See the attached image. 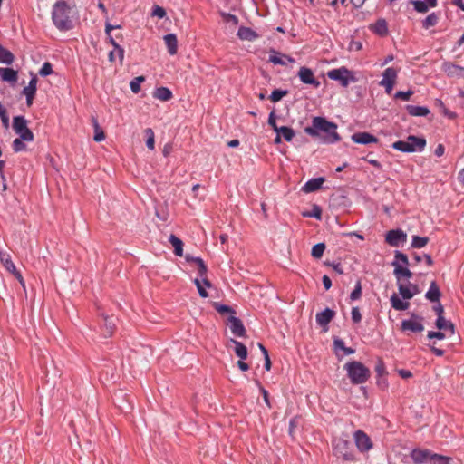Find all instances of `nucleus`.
Listing matches in <instances>:
<instances>
[{"label": "nucleus", "mask_w": 464, "mask_h": 464, "mask_svg": "<svg viewBox=\"0 0 464 464\" xmlns=\"http://www.w3.org/2000/svg\"><path fill=\"white\" fill-rule=\"evenodd\" d=\"M336 130V123L329 121L324 117L316 116L313 118L312 126L304 128V132L312 137H321L323 143L334 144L341 140Z\"/></svg>", "instance_id": "obj_1"}, {"label": "nucleus", "mask_w": 464, "mask_h": 464, "mask_svg": "<svg viewBox=\"0 0 464 464\" xmlns=\"http://www.w3.org/2000/svg\"><path fill=\"white\" fill-rule=\"evenodd\" d=\"M71 12V5L64 0H59L53 5L52 21L58 30L65 32L73 28Z\"/></svg>", "instance_id": "obj_2"}, {"label": "nucleus", "mask_w": 464, "mask_h": 464, "mask_svg": "<svg viewBox=\"0 0 464 464\" xmlns=\"http://www.w3.org/2000/svg\"><path fill=\"white\" fill-rule=\"evenodd\" d=\"M333 454L346 462H355L357 458L352 441L343 437L332 440Z\"/></svg>", "instance_id": "obj_3"}, {"label": "nucleus", "mask_w": 464, "mask_h": 464, "mask_svg": "<svg viewBox=\"0 0 464 464\" xmlns=\"http://www.w3.org/2000/svg\"><path fill=\"white\" fill-rule=\"evenodd\" d=\"M343 368L347 371V376L353 384L365 383L371 376L370 369L361 362H349Z\"/></svg>", "instance_id": "obj_4"}, {"label": "nucleus", "mask_w": 464, "mask_h": 464, "mask_svg": "<svg viewBox=\"0 0 464 464\" xmlns=\"http://www.w3.org/2000/svg\"><path fill=\"white\" fill-rule=\"evenodd\" d=\"M424 137L409 135L405 140H397L392 144V148L404 153L421 152L426 147Z\"/></svg>", "instance_id": "obj_5"}, {"label": "nucleus", "mask_w": 464, "mask_h": 464, "mask_svg": "<svg viewBox=\"0 0 464 464\" xmlns=\"http://www.w3.org/2000/svg\"><path fill=\"white\" fill-rule=\"evenodd\" d=\"M397 285L399 295L401 296V298L394 293L390 298L391 305L396 311H405L410 306L408 300H411L413 295L407 285H403L401 283H397Z\"/></svg>", "instance_id": "obj_6"}, {"label": "nucleus", "mask_w": 464, "mask_h": 464, "mask_svg": "<svg viewBox=\"0 0 464 464\" xmlns=\"http://www.w3.org/2000/svg\"><path fill=\"white\" fill-rule=\"evenodd\" d=\"M12 128L15 134L25 140V141H33L34 135L33 131L28 128V121L23 115H17L13 118Z\"/></svg>", "instance_id": "obj_7"}, {"label": "nucleus", "mask_w": 464, "mask_h": 464, "mask_svg": "<svg viewBox=\"0 0 464 464\" xmlns=\"http://www.w3.org/2000/svg\"><path fill=\"white\" fill-rule=\"evenodd\" d=\"M327 76L331 80L339 82L343 87H347L350 82L357 81L353 72L344 66L328 71Z\"/></svg>", "instance_id": "obj_8"}, {"label": "nucleus", "mask_w": 464, "mask_h": 464, "mask_svg": "<svg viewBox=\"0 0 464 464\" xmlns=\"http://www.w3.org/2000/svg\"><path fill=\"white\" fill-rule=\"evenodd\" d=\"M411 318L403 320L401 324V331H409L413 334H419L424 331L423 321L424 317L417 314L416 313H411Z\"/></svg>", "instance_id": "obj_9"}, {"label": "nucleus", "mask_w": 464, "mask_h": 464, "mask_svg": "<svg viewBox=\"0 0 464 464\" xmlns=\"http://www.w3.org/2000/svg\"><path fill=\"white\" fill-rule=\"evenodd\" d=\"M407 240V234L401 228L389 230L385 235V242L392 246L398 247Z\"/></svg>", "instance_id": "obj_10"}, {"label": "nucleus", "mask_w": 464, "mask_h": 464, "mask_svg": "<svg viewBox=\"0 0 464 464\" xmlns=\"http://www.w3.org/2000/svg\"><path fill=\"white\" fill-rule=\"evenodd\" d=\"M355 445L360 452H367L372 449L373 444L371 438L361 430H358L353 434Z\"/></svg>", "instance_id": "obj_11"}, {"label": "nucleus", "mask_w": 464, "mask_h": 464, "mask_svg": "<svg viewBox=\"0 0 464 464\" xmlns=\"http://www.w3.org/2000/svg\"><path fill=\"white\" fill-rule=\"evenodd\" d=\"M0 261L3 266L5 267L7 271L12 273L14 276L19 281L22 286L24 287V281L21 275V273L16 269L14 264L13 263L11 256L9 254L0 251Z\"/></svg>", "instance_id": "obj_12"}, {"label": "nucleus", "mask_w": 464, "mask_h": 464, "mask_svg": "<svg viewBox=\"0 0 464 464\" xmlns=\"http://www.w3.org/2000/svg\"><path fill=\"white\" fill-rule=\"evenodd\" d=\"M297 76L303 83L311 85L314 88H318L321 84L314 77L313 70L308 67L302 66L298 71Z\"/></svg>", "instance_id": "obj_13"}, {"label": "nucleus", "mask_w": 464, "mask_h": 464, "mask_svg": "<svg viewBox=\"0 0 464 464\" xmlns=\"http://www.w3.org/2000/svg\"><path fill=\"white\" fill-rule=\"evenodd\" d=\"M102 335L104 338H109L113 334V333L116 329L117 318L114 315H107L104 314H102Z\"/></svg>", "instance_id": "obj_14"}, {"label": "nucleus", "mask_w": 464, "mask_h": 464, "mask_svg": "<svg viewBox=\"0 0 464 464\" xmlns=\"http://www.w3.org/2000/svg\"><path fill=\"white\" fill-rule=\"evenodd\" d=\"M227 321L230 330L235 336L246 337V330L240 318L231 315L227 318Z\"/></svg>", "instance_id": "obj_15"}, {"label": "nucleus", "mask_w": 464, "mask_h": 464, "mask_svg": "<svg viewBox=\"0 0 464 464\" xmlns=\"http://www.w3.org/2000/svg\"><path fill=\"white\" fill-rule=\"evenodd\" d=\"M335 314L336 313L334 310L326 307L322 312L316 314V323L320 326H323L324 328V331L326 332L328 330V324L335 317Z\"/></svg>", "instance_id": "obj_16"}, {"label": "nucleus", "mask_w": 464, "mask_h": 464, "mask_svg": "<svg viewBox=\"0 0 464 464\" xmlns=\"http://www.w3.org/2000/svg\"><path fill=\"white\" fill-rule=\"evenodd\" d=\"M37 77L33 75L27 86L22 90V94L26 97V104L30 107L33 104V101L37 92Z\"/></svg>", "instance_id": "obj_17"}, {"label": "nucleus", "mask_w": 464, "mask_h": 464, "mask_svg": "<svg viewBox=\"0 0 464 464\" xmlns=\"http://www.w3.org/2000/svg\"><path fill=\"white\" fill-rule=\"evenodd\" d=\"M442 71L448 77L464 78V67L451 62H444L441 65Z\"/></svg>", "instance_id": "obj_18"}, {"label": "nucleus", "mask_w": 464, "mask_h": 464, "mask_svg": "<svg viewBox=\"0 0 464 464\" xmlns=\"http://www.w3.org/2000/svg\"><path fill=\"white\" fill-rule=\"evenodd\" d=\"M351 140L357 144L368 145L371 143H378L379 140L373 134L366 131L355 132L352 135Z\"/></svg>", "instance_id": "obj_19"}, {"label": "nucleus", "mask_w": 464, "mask_h": 464, "mask_svg": "<svg viewBox=\"0 0 464 464\" xmlns=\"http://www.w3.org/2000/svg\"><path fill=\"white\" fill-rule=\"evenodd\" d=\"M433 454L430 450L413 449L410 456L415 464H423L431 461Z\"/></svg>", "instance_id": "obj_20"}, {"label": "nucleus", "mask_w": 464, "mask_h": 464, "mask_svg": "<svg viewBox=\"0 0 464 464\" xmlns=\"http://www.w3.org/2000/svg\"><path fill=\"white\" fill-rule=\"evenodd\" d=\"M369 29L380 37L387 36L389 34L388 23L384 18H379L375 23L369 25Z\"/></svg>", "instance_id": "obj_21"}, {"label": "nucleus", "mask_w": 464, "mask_h": 464, "mask_svg": "<svg viewBox=\"0 0 464 464\" xmlns=\"http://www.w3.org/2000/svg\"><path fill=\"white\" fill-rule=\"evenodd\" d=\"M441 295L442 293L437 282L432 281L430 285L428 291L425 294V298L429 300L430 303H439V301H440Z\"/></svg>", "instance_id": "obj_22"}, {"label": "nucleus", "mask_w": 464, "mask_h": 464, "mask_svg": "<svg viewBox=\"0 0 464 464\" xmlns=\"http://www.w3.org/2000/svg\"><path fill=\"white\" fill-rule=\"evenodd\" d=\"M324 181H325V179L324 177L310 179L302 187V191H304L305 193H311V192L317 191L322 188Z\"/></svg>", "instance_id": "obj_23"}, {"label": "nucleus", "mask_w": 464, "mask_h": 464, "mask_svg": "<svg viewBox=\"0 0 464 464\" xmlns=\"http://www.w3.org/2000/svg\"><path fill=\"white\" fill-rule=\"evenodd\" d=\"M269 53L271 54L269 56L268 62H270L276 65H285L286 63L283 58L286 59L290 63L295 62V59L292 58L291 56H289L287 54H282L281 53H279L278 51H276L273 48L270 49Z\"/></svg>", "instance_id": "obj_24"}, {"label": "nucleus", "mask_w": 464, "mask_h": 464, "mask_svg": "<svg viewBox=\"0 0 464 464\" xmlns=\"http://www.w3.org/2000/svg\"><path fill=\"white\" fill-rule=\"evenodd\" d=\"M392 266L394 267L393 274L398 283H400L401 278L409 279L413 276L408 266H402L401 264H397V262H392Z\"/></svg>", "instance_id": "obj_25"}, {"label": "nucleus", "mask_w": 464, "mask_h": 464, "mask_svg": "<svg viewBox=\"0 0 464 464\" xmlns=\"http://www.w3.org/2000/svg\"><path fill=\"white\" fill-rule=\"evenodd\" d=\"M164 43L167 46L168 53L170 55H175L178 52V39L175 34H168L163 37Z\"/></svg>", "instance_id": "obj_26"}, {"label": "nucleus", "mask_w": 464, "mask_h": 464, "mask_svg": "<svg viewBox=\"0 0 464 464\" xmlns=\"http://www.w3.org/2000/svg\"><path fill=\"white\" fill-rule=\"evenodd\" d=\"M405 109L411 116L426 117L430 113V109L426 106H416L408 104L405 106Z\"/></svg>", "instance_id": "obj_27"}, {"label": "nucleus", "mask_w": 464, "mask_h": 464, "mask_svg": "<svg viewBox=\"0 0 464 464\" xmlns=\"http://www.w3.org/2000/svg\"><path fill=\"white\" fill-rule=\"evenodd\" d=\"M0 76L4 82L14 83V82H16V81L18 79V72H17V71L14 70L13 68L0 67Z\"/></svg>", "instance_id": "obj_28"}, {"label": "nucleus", "mask_w": 464, "mask_h": 464, "mask_svg": "<svg viewBox=\"0 0 464 464\" xmlns=\"http://www.w3.org/2000/svg\"><path fill=\"white\" fill-rule=\"evenodd\" d=\"M237 35L241 40L254 41L258 37V34L249 27L240 26Z\"/></svg>", "instance_id": "obj_29"}, {"label": "nucleus", "mask_w": 464, "mask_h": 464, "mask_svg": "<svg viewBox=\"0 0 464 464\" xmlns=\"http://www.w3.org/2000/svg\"><path fill=\"white\" fill-rule=\"evenodd\" d=\"M153 97L162 102H168L173 97V94L168 87L161 86L154 90Z\"/></svg>", "instance_id": "obj_30"}, {"label": "nucleus", "mask_w": 464, "mask_h": 464, "mask_svg": "<svg viewBox=\"0 0 464 464\" xmlns=\"http://www.w3.org/2000/svg\"><path fill=\"white\" fill-rule=\"evenodd\" d=\"M169 242L173 246V252L175 256H183V241L176 237L174 234H171L169 237Z\"/></svg>", "instance_id": "obj_31"}, {"label": "nucleus", "mask_w": 464, "mask_h": 464, "mask_svg": "<svg viewBox=\"0 0 464 464\" xmlns=\"http://www.w3.org/2000/svg\"><path fill=\"white\" fill-rule=\"evenodd\" d=\"M436 327L440 331H450L451 334L455 333V325L451 321H448L444 316H440L436 319Z\"/></svg>", "instance_id": "obj_32"}, {"label": "nucleus", "mask_w": 464, "mask_h": 464, "mask_svg": "<svg viewBox=\"0 0 464 464\" xmlns=\"http://www.w3.org/2000/svg\"><path fill=\"white\" fill-rule=\"evenodd\" d=\"M398 75V70L393 67H388L382 72V80L380 82L395 83Z\"/></svg>", "instance_id": "obj_33"}, {"label": "nucleus", "mask_w": 464, "mask_h": 464, "mask_svg": "<svg viewBox=\"0 0 464 464\" xmlns=\"http://www.w3.org/2000/svg\"><path fill=\"white\" fill-rule=\"evenodd\" d=\"M231 342L235 345L236 355L242 360H246L248 355L247 347L243 343L237 341L235 339H231Z\"/></svg>", "instance_id": "obj_34"}, {"label": "nucleus", "mask_w": 464, "mask_h": 464, "mask_svg": "<svg viewBox=\"0 0 464 464\" xmlns=\"http://www.w3.org/2000/svg\"><path fill=\"white\" fill-rule=\"evenodd\" d=\"M211 305L221 315L229 314L231 316L236 314L235 309L227 304H224L218 302H212Z\"/></svg>", "instance_id": "obj_35"}, {"label": "nucleus", "mask_w": 464, "mask_h": 464, "mask_svg": "<svg viewBox=\"0 0 464 464\" xmlns=\"http://www.w3.org/2000/svg\"><path fill=\"white\" fill-rule=\"evenodd\" d=\"M276 134H278L279 136H282V138L287 141V142H290L293 140L295 135V130L291 128V127H288V126H281L278 130L276 131Z\"/></svg>", "instance_id": "obj_36"}, {"label": "nucleus", "mask_w": 464, "mask_h": 464, "mask_svg": "<svg viewBox=\"0 0 464 464\" xmlns=\"http://www.w3.org/2000/svg\"><path fill=\"white\" fill-rule=\"evenodd\" d=\"M14 60V54L0 44V63L10 65Z\"/></svg>", "instance_id": "obj_37"}, {"label": "nucleus", "mask_w": 464, "mask_h": 464, "mask_svg": "<svg viewBox=\"0 0 464 464\" xmlns=\"http://www.w3.org/2000/svg\"><path fill=\"white\" fill-rule=\"evenodd\" d=\"M322 213H323L322 208L317 204H314L312 206V209L310 211L303 212L302 216L305 217V218H314L317 220H321Z\"/></svg>", "instance_id": "obj_38"}, {"label": "nucleus", "mask_w": 464, "mask_h": 464, "mask_svg": "<svg viewBox=\"0 0 464 464\" xmlns=\"http://www.w3.org/2000/svg\"><path fill=\"white\" fill-rule=\"evenodd\" d=\"M410 3L413 5L414 10L420 14H426L429 11V8H431L423 0H410Z\"/></svg>", "instance_id": "obj_39"}, {"label": "nucleus", "mask_w": 464, "mask_h": 464, "mask_svg": "<svg viewBox=\"0 0 464 464\" xmlns=\"http://www.w3.org/2000/svg\"><path fill=\"white\" fill-rule=\"evenodd\" d=\"M92 122H93V127H94L93 140L96 142H101V141L104 140H105V133L102 130V128L100 127L97 119L92 117Z\"/></svg>", "instance_id": "obj_40"}, {"label": "nucleus", "mask_w": 464, "mask_h": 464, "mask_svg": "<svg viewBox=\"0 0 464 464\" xmlns=\"http://www.w3.org/2000/svg\"><path fill=\"white\" fill-rule=\"evenodd\" d=\"M289 93L288 90H282V89H275L270 96L269 99L272 102H278L281 101L285 96H286Z\"/></svg>", "instance_id": "obj_41"}, {"label": "nucleus", "mask_w": 464, "mask_h": 464, "mask_svg": "<svg viewBox=\"0 0 464 464\" xmlns=\"http://www.w3.org/2000/svg\"><path fill=\"white\" fill-rule=\"evenodd\" d=\"M429 240L427 237L413 236L411 246L412 248H422L429 243Z\"/></svg>", "instance_id": "obj_42"}, {"label": "nucleus", "mask_w": 464, "mask_h": 464, "mask_svg": "<svg viewBox=\"0 0 464 464\" xmlns=\"http://www.w3.org/2000/svg\"><path fill=\"white\" fill-rule=\"evenodd\" d=\"M146 80L145 76H137L133 78L130 82V90L133 93H139L140 91V84Z\"/></svg>", "instance_id": "obj_43"}, {"label": "nucleus", "mask_w": 464, "mask_h": 464, "mask_svg": "<svg viewBox=\"0 0 464 464\" xmlns=\"http://www.w3.org/2000/svg\"><path fill=\"white\" fill-rule=\"evenodd\" d=\"M326 248L324 243H317L312 247L311 256L315 259H320Z\"/></svg>", "instance_id": "obj_44"}, {"label": "nucleus", "mask_w": 464, "mask_h": 464, "mask_svg": "<svg viewBox=\"0 0 464 464\" xmlns=\"http://www.w3.org/2000/svg\"><path fill=\"white\" fill-rule=\"evenodd\" d=\"M395 259L392 262H397V264H401L402 266H409V258L408 256L399 250H395L394 252Z\"/></svg>", "instance_id": "obj_45"}, {"label": "nucleus", "mask_w": 464, "mask_h": 464, "mask_svg": "<svg viewBox=\"0 0 464 464\" xmlns=\"http://www.w3.org/2000/svg\"><path fill=\"white\" fill-rule=\"evenodd\" d=\"M144 133L146 136V146L150 150H154L155 148V139H154V131L151 128H147L144 130Z\"/></svg>", "instance_id": "obj_46"}, {"label": "nucleus", "mask_w": 464, "mask_h": 464, "mask_svg": "<svg viewBox=\"0 0 464 464\" xmlns=\"http://www.w3.org/2000/svg\"><path fill=\"white\" fill-rule=\"evenodd\" d=\"M439 17L435 13H431L422 21V27L428 29L438 24Z\"/></svg>", "instance_id": "obj_47"}, {"label": "nucleus", "mask_w": 464, "mask_h": 464, "mask_svg": "<svg viewBox=\"0 0 464 464\" xmlns=\"http://www.w3.org/2000/svg\"><path fill=\"white\" fill-rule=\"evenodd\" d=\"M362 281H361V279H358L355 284L354 289L350 294V299L352 301L358 300L362 297Z\"/></svg>", "instance_id": "obj_48"}, {"label": "nucleus", "mask_w": 464, "mask_h": 464, "mask_svg": "<svg viewBox=\"0 0 464 464\" xmlns=\"http://www.w3.org/2000/svg\"><path fill=\"white\" fill-rule=\"evenodd\" d=\"M374 370L378 377H383L387 374L385 363L381 357H378Z\"/></svg>", "instance_id": "obj_49"}, {"label": "nucleus", "mask_w": 464, "mask_h": 464, "mask_svg": "<svg viewBox=\"0 0 464 464\" xmlns=\"http://www.w3.org/2000/svg\"><path fill=\"white\" fill-rule=\"evenodd\" d=\"M25 140H23L22 138H16L13 140V143H12V148H13V150L17 153V152H20V151H23V150H26V145H25Z\"/></svg>", "instance_id": "obj_50"}, {"label": "nucleus", "mask_w": 464, "mask_h": 464, "mask_svg": "<svg viewBox=\"0 0 464 464\" xmlns=\"http://www.w3.org/2000/svg\"><path fill=\"white\" fill-rule=\"evenodd\" d=\"M451 458L435 453L431 456V461L434 464H450Z\"/></svg>", "instance_id": "obj_51"}, {"label": "nucleus", "mask_w": 464, "mask_h": 464, "mask_svg": "<svg viewBox=\"0 0 464 464\" xmlns=\"http://www.w3.org/2000/svg\"><path fill=\"white\" fill-rule=\"evenodd\" d=\"M53 72V65L51 63L49 62H45L44 63V64L42 65L41 69L39 70V74L42 76V77H46V76H49L51 75L52 73Z\"/></svg>", "instance_id": "obj_52"}, {"label": "nucleus", "mask_w": 464, "mask_h": 464, "mask_svg": "<svg viewBox=\"0 0 464 464\" xmlns=\"http://www.w3.org/2000/svg\"><path fill=\"white\" fill-rule=\"evenodd\" d=\"M414 92L412 90H408L406 92L398 91L394 94V99H399L402 101H410L411 97L413 95Z\"/></svg>", "instance_id": "obj_53"}, {"label": "nucleus", "mask_w": 464, "mask_h": 464, "mask_svg": "<svg viewBox=\"0 0 464 464\" xmlns=\"http://www.w3.org/2000/svg\"><path fill=\"white\" fill-rule=\"evenodd\" d=\"M167 13L166 10L158 5H154L151 11V16L158 17V18H164L166 16Z\"/></svg>", "instance_id": "obj_54"}, {"label": "nucleus", "mask_w": 464, "mask_h": 464, "mask_svg": "<svg viewBox=\"0 0 464 464\" xmlns=\"http://www.w3.org/2000/svg\"><path fill=\"white\" fill-rule=\"evenodd\" d=\"M0 118L2 121V124L5 128L9 127V116L7 114L6 109L0 102Z\"/></svg>", "instance_id": "obj_55"}, {"label": "nucleus", "mask_w": 464, "mask_h": 464, "mask_svg": "<svg viewBox=\"0 0 464 464\" xmlns=\"http://www.w3.org/2000/svg\"><path fill=\"white\" fill-rule=\"evenodd\" d=\"M267 123L273 129V130L275 132H276L278 130V129L280 128L276 125V115L275 111H272L269 113Z\"/></svg>", "instance_id": "obj_56"}, {"label": "nucleus", "mask_w": 464, "mask_h": 464, "mask_svg": "<svg viewBox=\"0 0 464 464\" xmlns=\"http://www.w3.org/2000/svg\"><path fill=\"white\" fill-rule=\"evenodd\" d=\"M351 315H352V321L353 322V324H358L362 321V314L360 312L359 307H357V306L353 307Z\"/></svg>", "instance_id": "obj_57"}, {"label": "nucleus", "mask_w": 464, "mask_h": 464, "mask_svg": "<svg viewBox=\"0 0 464 464\" xmlns=\"http://www.w3.org/2000/svg\"><path fill=\"white\" fill-rule=\"evenodd\" d=\"M256 383L259 386L260 392L262 393L263 399L266 402V404L271 408L270 401H269V394L268 392L261 385L260 382L258 380L256 381Z\"/></svg>", "instance_id": "obj_58"}, {"label": "nucleus", "mask_w": 464, "mask_h": 464, "mask_svg": "<svg viewBox=\"0 0 464 464\" xmlns=\"http://www.w3.org/2000/svg\"><path fill=\"white\" fill-rule=\"evenodd\" d=\"M445 334L442 331H429L427 337L429 339H438V340H443L445 338Z\"/></svg>", "instance_id": "obj_59"}, {"label": "nucleus", "mask_w": 464, "mask_h": 464, "mask_svg": "<svg viewBox=\"0 0 464 464\" xmlns=\"http://www.w3.org/2000/svg\"><path fill=\"white\" fill-rule=\"evenodd\" d=\"M371 154L372 153H369L367 156L362 157V160H364V161H367L369 164H371L372 166H373L377 169H382V166L381 162L378 161L377 160L371 159L370 158Z\"/></svg>", "instance_id": "obj_60"}, {"label": "nucleus", "mask_w": 464, "mask_h": 464, "mask_svg": "<svg viewBox=\"0 0 464 464\" xmlns=\"http://www.w3.org/2000/svg\"><path fill=\"white\" fill-rule=\"evenodd\" d=\"M433 304H434V305L432 306V310L436 314L437 318H440V315L443 316L444 307L441 304L440 301H439V303H433Z\"/></svg>", "instance_id": "obj_61"}, {"label": "nucleus", "mask_w": 464, "mask_h": 464, "mask_svg": "<svg viewBox=\"0 0 464 464\" xmlns=\"http://www.w3.org/2000/svg\"><path fill=\"white\" fill-rule=\"evenodd\" d=\"M297 424H298V421H297V418L295 417V418H292L289 421V429H288V433L290 436H293L294 435V432H295V428L297 427Z\"/></svg>", "instance_id": "obj_62"}, {"label": "nucleus", "mask_w": 464, "mask_h": 464, "mask_svg": "<svg viewBox=\"0 0 464 464\" xmlns=\"http://www.w3.org/2000/svg\"><path fill=\"white\" fill-rule=\"evenodd\" d=\"M344 346H345V343H344L343 340H342L339 337H334V350L340 349V350L343 351L344 349Z\"/></svg>", "instance_id": "obj_63"}, {"label": "nucleus", "mask_w": 464, "mask_h": 464, "mask_svg": "<svg viewBox=\"0 0 464 464\" xmlns=\"http://www.w3.org/2000/svg\"><path fill=\"white\" fill-rule=\"evenodd\" d=\"M376 383L382 390H386L389 386L387 379L382 377H378Z\"/></svg>", "instance_id": "obj_64"}]
</instances>
